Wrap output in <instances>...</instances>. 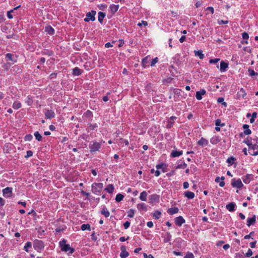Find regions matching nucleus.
<instances>
[{
	"label": "nucleus",
	"instance_id": "nucleus-32",
	"mask_svg": "<svg viewBox=\"0 0 258 258\" xmlns=\"http://www.w3.org/2000/svg\"><path fill=\"white\" fill-rule=\"evenodd\" d=\"M101 214L106 218L110 216V213L106 208H103L102 210L101 211Z\"/></svg>",
	"mask_w": 258,
	"mask_h": 258
},
{
	"label": "nucleus",
	"instance_id": "nucleus-62",
	"mask_svg": "<svg viewBox=\"0 0 258 258\" xmlns=\"http://www.w3.org/2000/svg\"><path fill=\"white\" fill-rule=\"evenodd\" d=\"M158 60L157 57H155L154 59H153L151 63V66L152 67L154 66L158 62Z\"/></svg>",
	"mask_w": 258,
	"mask_h": 258
},
{
	"label": "nucleus",
	"instance_id": "nucleus-45",
	"mask_svg": "<svg viewBox=\"0 0 258 258\" xmlns=\"http://www.w3.org/2000/svg\"><path fill=\"white\" fill-rule=\"evenodd\" d=\"M256 116L257 113L255 112L252 113L251 118L250 119V122L251 123H253L254 121V119L256 117Z\"/></svg>",
	"mask_w": 258,
	"mask_h": 258
},
{
	"label": "nucleus",
	"instance_id": "nucleus-41",
	"mask_svg": "<svg viewBox=\"0 0 258 258\" xmlns=\"http://www.w3.org/2000/svg\"><path fill=\"white\" fill-rule=\"evenodd\" d=\"M161 215V213L159 211H156L153 214V217L156 219H158Z\"/></svg>",
	"mask_w": 258,
	"mask_h": 258
},
{
	"label": "nucleus",
	"instance_id": "nucleus-53",
	"mask_svg": "<svg viewBox=\"0 0 258 258\" xmlns=\"http://www.w3.org/2000/svg\"><path fill=\"white\" fill-rule=\"evenodd\" d=\"M184 258H194V255L192 253L190 252H187Z\"/></svg>",
	"mask_w": 258,
	"mask_h": 258
},
{
	"label": "nucleus",
	"instance_id": "nucleus-46",
	"mask_svg": "<svg viewBox=\"0 0 258 258\" xmlns=\"http://www.w3.org/2000/svg\"><path fill=\"white\" fill-rule=\"evenodd\" d=\"M150 200L152 201H158L159 200V197L156 195H153L151 196Z\"/></svg>",
	"mask_w": 258,
	"mask_h": 258
},
{
	"label": "nucleus",
	"instance_id": "nucleus-16",
	"mask_svg": "<svg viewBox=\"0 0 258 258\" xmlns=\"http://www.w3.org/2000/svg\"><path fill=\"white\" fill-rule=\"evenodd\" d=\"M183 153L182 151H176V150H173L172 152L171 153V156L172 157L175 158L181 155Z\"/></svg>",
	"mask_w": 258,
	"mask_h": 258
},
{
	"label": "nucleus",
	"instance_id": "nucleus-37",
	"mask_svg": "<svg viewBox=\"0 0 258 258\" xmlns=\"http://www.w3.org/2000/svg\"><path fill=\"white\" fill-rule=\"evenodd\" d=\"M6 57L10 61L16 62V60H14L13 57V54L11 53H7L6 55Z\"/></svg>",
	"mask_w": 258,
	"mask_h": 258
},
{
	"label": "nucleus",
	"instance_id": "nucleus-17",
	"mask_svg": "<svg viewBox=\"0 0 258 258\" xmlns=\"http://www.w3.org/2000/svg\"><path fill=\"white\" fill-rule=\"evenodd\" d=\"M235 204L234 203H230L226 205L227 209L230 212H233L235 210Z\"/></svg>",
	"mask_w": 258,
	"mask_h": 258
},
{
	"label": "nucleus",
	"instance_id": "nucleus-52",
	"mask_svg": "<svg viewBox=\"0 0 258 258\" xmlns=\"http://www.w3.org/2000/svg\"><path fill=\"white\" fill-rule=\"evenodd\" d=\"M173 122L171 121L169 119L167 121V124L166 125V127L167 128H170L173 126Z\"/></svg>",
	"mask_w": 258,
	"mask_h": 258
},
{
	"label": "nucleus",
	"instance_id": "nucleus-56",
	"mask_svg": "<svg viewBox=\"0 0 258 258\" xmlns=\"http://www.w3.org/2000/svg\"><path fill=\"white\" fill-rule=\"evenodd\" d=\"M13 12H14V10H12L7 12V16L9 19H11L13 18V15L11 14V13H13Z\"/></svg>",
	"mask_w": 258,
	"mask_h": 258
},
{
	"label": "nucleus",
	"instance_id": "nucleus-48",
	"mask_svg": "<svg viewBox=\"0 0 258 258\" xmlns=\"http://www.w3.org/2000/svg\"><path fill=\"white\" fill-rule=\"evenodd\" d=\"M147 57L144 58L142 61V64L144 67H146L148 64Z\"/></svg>",
	"mask_w": 258,
	"mask_h": 258
},
{
	"label": "nucleus",
	"instance_id": "nucleus-29",
	"mask_svg": "<svg viewBox=\"0 0 258 258\" xmlns=\"http://www.w3.org/2000/svg\"><path fill=\"white\" fill-rule=\"evenodd\" d=\"M22 106L21 103L19 101H15L13 104V108L15 109H18Z\"/></svg>",
	"mask_w": 258,
	"mask_h": 258
},
{
	"label": "nucleus",
	"instance_id": "nucleus-28",
	"mask_svg": "<svg viewBox=\"0 0 258 258\" xmlns=\"http://www.w3.org/2000/svg\"><path fill=\"white\" fill-rule=\"evenodd\" d=\"M105 17V14L103 12H100L98 13V21L100 23H102V22L103 21V20Z\"/></svg>",
	"mask_w": 258,
	"mask_h": 258
},
{
	"label": "nucleus",
	"instance_id": "nucleus-50",
	"mask_svg": "<svg viewBox=\"0 0 258 258\" xmlns=\"http://www.w3.org/2000/svg\"><path fill=\"white\" fill-rule=\"evenodd\" d=\"M218 137H213L211 140V143L213 144H216L219 142Z\"/></svg>",
	"mask_w": 258,
	"mask_h": 258
},
{
	"label": "nucleus",
	"instance_id": "nucleus-55",
	"mask_svg": "<svg viewBox=\"0 0 258 258\" xmlns=\"http://www.w3.org/2000/svg\"><path fill=\"white\" fill-rule=\"evenodd\" d=\"M219 60H220V58H215V59H211L210 60V61H209V62L210 63H216Z\"/></svg>",
	"mask_w": 258,
	"mask_h": 258
},
{
	"label": "nucleus",
	"instance_id": "nucleus-64",
	"mask_svg": "<svg viewBox=\"0 0 258 258\" xmlns=\"http://www.w3.org/2000/svg\"><path fill=\"white\" fill-rule=\"evenodd\" d=\"M130 226V222L129 221H126L124 224H123V226H124V228L126 229H127Z\"/></svg>",
	"mask_w": 258,
	"mask_h": 258
},
{
	"label": "nucleus",
	"instance_id": "nucleus-49",
	"mask_svg": "<svg viewBox=\"0 0 258 258\" xmlns=\"http://www.w3.org/2000/svg\"><path fill=\"white\" fill-rule=\"evenodd\" d=\"M248 72L249 73V75L250 76H254L255 75H258V74L255 73L253 70L249 69L248 70Z\"/></svg>",
	"mask_w": 258,
	"mask_h": 258
},
{
	"label": "nucleus",
	"instance_id": "nucleus-47",
	"mask_svg": "<svg viewBox=\"0 0 258 258\" xmlns=\"http://www.w3.org/2000/svg\"><path fill=\"white\" fill-rule=\"evenodd\" d=\"M33 136L31 134H28L25 136L24 140L25 141H30L32 140Z\"/></svg>",
	"mask_w": 258,
	"mask_h": 258
},
{
	"label": "nucleus",
	"instance_id": "nucleus-60",
	"mask_svg": "<svg viewBox=\"0 0 258 258\" xmlns=\"http://www.w3.org/2000/svg\"><path fill=\"white\" fill-rule=\"evenodd\" d=\"M218 23L219 25L227 24L228 23V21H227V20L224 21V20H218Z\"/></svg>",
	"mask_w": 258,
	"mask_h": 258
},
{
	"label": "nucleus",
	"instance_id": "nucleus-4",
	"mask_svg": "<svg viewBox=\"0 0 258 258\" xmlns=\"http://www.w3.org/2000/svg\"><path fill=\"white\" fill-rule=\"evenodd\" d=\"M95 15L96 12L94 11H92L91 12L87 13L86 14V17L84 19V21L87 22L90 21H94L95 20Z\"/></svg>",
	"mask_w": 258,
	"mask_h": 258
},
{
	"label": "nucleus",
	"instance_id": "nucleus-27",
	"mask_svg": "<svg viewBox=\"0 0 258 258\" xmlns=\"http://www.w3.org/2000/svg\"><path fill=\"white\" fill-rule=\"evenodd\" d=\"M243 142L248 146L249 148H250L251 146H252V143L251 138H247L244 140Z\"/></svg>",
	"mask_w": 258,
	"mask_h": 258
},
{
	"label": "nucleus",
	"instance_id": "nucleus-20",
	"mask_svg": "<svg viewBox=\"0 0 258 258\" xmlns=\"http://www.w3.org/2000/svg\"><path fill=\"white\" fill-rule=\"evenodd\" d=\"M178 211H179V210H178V208L173 207V208H169L167 210V213L170 215H173V214H175L178 213Z\"/></svg>",
	"mask_w": 258,
	"mask_h": 258
},
{
	"label": "nucleus",
	"instance_id": "nucleus-1",
	"mask_svg": "<svg viewBox=\"0 0 258 258\" xmlns=\"http://www.w3.org/2000/svg\"><path fill=\"white\" fill-rule=\"evenodd\" d=\"M67 240L63 239L59 242V245L60 247L61 250L64 252H68L69 254H72L74 251L75 249L70 246V244H66Z\"/></svg>",
	"mask_w": 258,
	"mask_h": 258
},
{
	"label": "nucleus",
	"instance_id": "nucleus-26",
	"mask_svg": "<svg viewBox=\"0 0 258 258\" xmlns=\"http://www.w3.org/2000/svg\"><path fill=\"white\" fill-rule=\"evenodd\" d=\"M45 31L50 35H52L54 33V29L50 26H48L45 27Z\"/></svg>",
	"mask_w": 258,
	"mask_h": 258
},
{
	"label": "nucleus",
	"instance_id": "nucleus-21",
	"mask_svg": "<svg viewBox=\"0 0 258 258\" xmlns=\"http://www.w3.org/2000/svg\"><path fill=\"white\" fill-rule=\"evenodd\" d=\"M164 237V242L167 243L170 241L171 238V235L169 232H167L163 236Z\"/></svg>",
	"mask_w": 258,
	"mask_h": 258
},
{
	"label": "nucleus",
	"instance_id": "nucleus-24",
	"mask_svg": "<svg viewBox=\"0 0 258 258\" xmlns=\"http://www.w3.org/2000/svg\"><path fill=\"white\" fill-rule=\"evenodd\" d=\"M109 8L110 9L111 12L112 13H115V12H116L118 11V8H119V5H115L112 4L110 6Z\"/></svg>",
	"mask_w": 258,
	"mask_h": 258
},
{
	"label": "nucleus",
	"instance_id": "nucleus-2",
	"mask_svg": "<svg viewBox=\"0 0 258 258\" xmlns=\"http://www.w3.org/2000/svg\"><path fill=\"white\" fill-rule=\"evenodd\" d=\"M103 188L102 183H93L92 184V191L96 195H99Z\"/></svg>",
	"mask_w": 258,
	"mask_h": 258
},
{
	"label": "nucleus",
	"instance_id": "nucleus-59",
	"mask_svg": "<svg viewBox=\"0 0 258 258\" xmlns=\"http://www.w3.org/2000/svg\"><path fill=\"white\" fill-rule=\"evenodd\" d=\"M252 255V251L250 249H248L247 252L245 253L246 257H250Z\"/></svg>",
	"mask_w": 258,
	"mask_h": 258
},
{
	"label": "nucleus",
	"instance_id": "nucleus-54",
	"mask_svg": "<svg viewBox=\"0 0 258 258\" xmlns=\"http://www.w3.org/2000/svg\"><path fill=\"white\" fill-rule=\"evenodd\" d=\"M242 37L244 40H247L249 38V36L247 33L243 32L242 33Z\"/></svg>",
	"mask_w": 258,
	"mask_h": 258
},
{
	"label": "nucleus",
	"instance_id": "nucleus-18",
	"mask_svg": "<svg viewBox=\"0 0 258 258\" xmlns=\"http://www.w3.org/2000/svg\"><path fill=\"white\" fill-rule=\"evenodd\" d=\"M184 195L188 199H192L195 197V194L193 192L190 191H186L184 193Z\"/></svg>",
	"mask_w": 258,
	"mask_h": 258
},
{
	"label": "nucleus",
	"instance_id": "nucleus-33",
	"mask_svg": "<svg viewBox=\"0 0 258 258\" xmlns=\"http://www.w3.org/2000/svg\"><path fill=\"white\" fill-rule=\"evenodd\" d=\"M34 135L37 141H41L42 140V136L38 132H35L34 134Z\"/></svg>",
	"mask_w": 258,
	"mask_h": 258
},
{
	"label": "nucleus",
	"instance_id": "nucleus-11",
	"mask_svg": "<svg viewBox=\"0 0 258 258\" xmlns=\"http://www.w3.org/2000/svg\"><path fill=\"white\" fill-rule=\"evenodd\" d=\"M255 218L256 216L255 215H253L251 218H248L247 219V225L249 227L253 225L256 221Z\"/></svg>",
	"mask_w": 258,
	"mask_h": 258
},
{
	"label": "nucleus",
	"instance_id": "nucleus-7",
	"mask_svg": "<svg viewBox=\"0 0 258 258\" xmlns=\"http://www.w3.org/2000/svg\"><path fill=\"white\" fill-rule=\"evenodd\" d=\"M13 188L10 187H7L3 189V196L5 198H10L12 196Z\"/></svg>",
	"mask_w": 258,
	"mask_h": 258
},
{
	"label": "nucleus",
	"instance_id": "nucleus-22",
	"mask_svg": "<svg viewBox=\"0 0 258 258\" xmlns=\"http://www.w3.org/2000/svg\"><path fill=\"white\" fill-rule=\"evenodd\" d=\"M140 199L142 201H146L147 200V193L146 191H143L140 194Z\"/></svg>",
	"mask_w": 258,
	"mask_h": 258
},
{
	"label": "nucleus",
	"instance_id": "nucleus-30",
	"mask_svg": "<svg viewBox=\"0 0 258 258\" xmlns=\"http://www.w3.org/2000/svg\"><path fill=\"white\" fill-rule=\"evenodd\" d=\"M237 94L239 96V97L244 98L246 96V93L245 90L242 88H241L240 91L238 92Z\"/></svg>",
	"mask_w": 258,
	"mask_h": 258
},
{
	"label": "nucleus",
	"instance_id": "nucleus-3",
	"mask_svg": "<svg viewBox=\"0 0 258 258\" xmlns=\"http://www.w3.org/2000/svg\"><path fill=\"white\" fill-rule=\"evenodd\" d=\"M33 247L37 251H40L44 248V244L42 241L36 239L34 241Z\"/></svg>",
	"mask_w": 258,
	"mask_h": 258
},
{
	"label": "nucleus",
	"instance_id": "nucleus-5",
	"mask_svg": "<svg viewBox=\"0 0 258 258\" xmlns=\"http://www.w3.org/2000/svg\"><path fill=\"white\" fill-rule=\"evenodd\" d=\"M101 144L99 143L96 142H93V143H90L89 145V148L91 152L99 150Z\"/></svg>",
	"mask_w": 258,
	"mask_h": 258
},
{
	"label": "nucleus",
	"instance_id": "nucleus-34",
	"mask_svg": "<svg viewBox=\"0 0 258 258\" xmlns=\"http://www.w3.org/2000/svg\"><path fill=\"white\" fill-rule=\"evenodd\" d=\"M124 196L121 194H118L115 197V200L117 202H119L123 200Z\"/></svg>",
	"mask_w": 258,
	"mask_h": 258
},
{
	"label": "nucleus",
	"instance_id": "nucleus-63",
	"mask_svg": "<svg viewBox=\"0 0 258 258\" xmlns=\"http://www.w3.org/2000/svg\"><path fill=\"white\" fill-rule=\"evenodd\" d=\"M138 25L140 27H141L142 25H144L146 26L148 25V22L147 21H142V22L139 23L138 24Z\"/></svg>",
	"mask_w": 258,
	"mask_h": 258
},
{
	"label": "nucleus",
	"instance_id": "nucleus-31",
	"mask_svg": "<svg viewBox=\"0 0 258 258\" xmlns=\"http://www.w3.org/2000/svg\"><path fill=\"white\" fill-rule=\"evenodd\" d=\"M105 190L108 193H112L114 190V187L112 184H109L107 187L105 188Z\"/></svg>",
	"mask_w": 258,
	"mask_h": 258
},
{
	"label": "nucleus",
	"instance_id": "nucleus-38",
	"mask_svg": "<svg viewBox=\"0 0 258 258\" xmlns=\"http://www.w3.org/2000/svg\"><path fill=\"white\" fill-rule=\"evenodd\" d=\"M97 125L96 123L94 124H90L89 126L87 128V130L88 132H90L91 130H94L95 128L97 127Z\"/></svg>",
	"mask_w": 258,
	"mask_h": 258
},
{
	"label": "nucleus",
	"instance_id": "nucleus-19",
	"mask_svg": "<svg viewBox=\"0 0 258 258\" xmlns=\"http://www.w3.org/2000/svg\"><path fill=\"white\" fill-rule=\"evenodd\" d=\"M199 146H206L208 144V141L204 138H202L198 142Z\"/></svg>",
	"mask_w": 258,
	"mask_h": 258
},
{
	"label": "nucleus",
	"instance_id": "nucleus-35",
	"mask_svg": "<svg viewBox=\"0 0 258 258\" xmlns=\"http://www.w3.org/2000/svg\"><path fill=\"white\" fill-rule=\"evenodd\" d=\"M91 227L90 225L88 224H82L81 225V230L83 231L86 230H90Z\"/></svg>",
	"mask_w": 258,
	"mask_h": 258
},
{
	"label": "nucleus",
	"instance_id": "nucleus-13",
	"mask_svg": "<svg viewBox=\"0 0 258 258\" xmlns=\"http://www.w3.org/2000/svg\"><path fill=\"white\" fill-rule=\"evenodd\" d=\"M83 72V71L80 69H79L78 67H75L73 70V75L74 76H78L82 74Z\"/></svg>",
	"mask_w": 258,
	"mask_h": 258
},
{
	"label": "nucleus",
	"instance_id": "nucleus-44",
	"mask_svg": "<svg viewBox=\"0 0 258 258\" xmlns=\"http://www.w3.org/2000/svg\"><path fill=\"white\" fill-rule=\"evenodd\" d=\"M187 167V164L185 163H183L182 164H180L178 165L176 168V169H184Z\"/></svg>",
	"mask_w": 258,
	"mask_h": 258
},
{
	"label": "nucleus",
	"instance_id": "nucleus-51",
	"mask_svg": "<svg viewBox=\"0 0 258 258\" xmlns=\"http://www.w3.org/2000/svg\"><path fill=\"white\" fill-rule=\"evenodd\" d=\"M215 125L218 126H223L224 125V124L221 123V120L220 119H217V120H216Z\"/></svg>",
	"mask_w": 258,
	"mask_h": 258
},
{
	"label": "nucleus",
	"instance_id": "nucleus-9",
	"mask_svg": "<svg viewBox=\"0 0 258 258\" xmlns=\"http://www.w3.org/2000/svg\"><path fill=\"white\" fill-rule=\"evenodd\" d=\"M185 222V220L182 216L176 217L175 219V224L178 226H181Z\"/></svg>",
	"mask_w": 258,
	"mask_h": 258
},
{
	"label": "nucleus",
	"instance_id": "nucleus-14",
	"mask_svg": "<svg viewBox=\"0 0 258 258\" xmlns=\"http://www.w3.org/2000/svg\"><path fill=\"white\" fill-rule=\"evenodd\" d=\"M252 174H247L245 176L242 177V180L245 184H248L251 181Z\"/></svg>",
	"mask_w": 258,
	"mask_h": 258
},
{
	"label": "nucleus",
	"instance_id": "nucleus-10",
	"mask_svg": "<svg viewBox=\"0 0 258 258\" xmlns=\"http://www.w3.org/2000/svg\"><path fill=\"white\" fill-rule=\"evenodd\" d=\"M206 94V91L204 89H201L197 91L196 94V97L197 100H201L202 99V95Z\"/></svg>",
	"mask_w": 258,
	"mask_h": 258
},
{
	"label": "nucleus",
	"instance_id": "nucleus-12",
	"mask_svg": "<svg viewBox=\"0 0 258 258\" xmlns=\"http://www.w3.org/2000/svg\"><path fill=\"white\" fill-rule=\"evenodd\" d=\"M121 252L120 254V256L121 258H126L127 257L129 253L128 252L125 250V248L124 246H121Z\"/></svg>",
	"mask_w": 258,
	"mask_h": 258
},
{
	"label": "nucleus",
	"instance_id": "nucleus-40",
	"mask_svg": "<svg viewBox=\"0 0 258 258\" xmlns=\"http://www.w3.org/2000/svg\"><path fill=\"white\" fill-rule=\"evenodd\" d=\"M156 168L157 169H163V172H165V171L164 170V168L166 167V165L165 164H164V163L157 164L156 166Z\"/></svg>",
	"mask_w": 258,
	"mask_h": 258
},
{
	"label": "nucleus",
	"instance_id": "nucleus-6",
	"mask_svg": "<svg viewBox=\"0 0 258 258\" xmlns=\"http://www.w3.org/2000/svg\"><path fill=\"white\" fill-rule=\"evenodd\" d=\"M231 185L233 187H237L238 188H241L243 184L240 179H238L237 180H235V179L233 178L232 180Z\"/></svg>",
	"mask_w": 258,
	"mask_h": 258
},
{
	"label": "nucleus",
	"instance_id": "nucleus-39",
	"mask_svg": "<svg viewBox=\"0 0 258 258\" xmlns=\"http://www.w3.org/2000/svg\"><path fill=\"white\" fill-rule=\"evenodd\" d=\"M235 159L233 157H229L226 162L229 164V165H232L234 163V161Z\"/></svg>",
	"mask_w": 258,
	"mask_h": 258
},
{
	"label": "nucleus",
	"instance_id": "nucleus-8",
	"mask_svg": "<svg viewBox=\"0 0 258 258\" xmlns=\"http://www.w3.org/2000/svg\"><path fill=\"white\" fill-rule=\"evenodd\" d=\"M44 114L45 118L47 119H51L55 116V113L52 110H46Z\"/></svg>",
	"mask_w": 258,
	"mask_h": 258
},
{
	"label": "nucleus",
	"instance_id": "nucleus-43",
	"mask_svg": "<svg viewBox=\"0 0 258 258\" xmlns=\"http://www.w3.org/2000/svg\"><path fill=\"white\" fill-rule=\"evenodd\" d=\"M135 210L131 209L128 212L127 216L130 218H133L134 216Z\"/></svg>",
	"mask_w": 258,
	"mask_h": 258
},
{
	"label": "nucleus",
	"instance_id": "nucleus-25",
	"mask_svg": "<svg viewBox=\"0 0 258 258\" xmlns=\"http://www.w3.org/2000/svg\"><path fill=\"white\" fill-rule=\"evenodd\" d=\"M137 208L140 211H146L147 210L146 205L144 203H140L138 204L137 205Z\"/></svg>",
	"mask_w": 258,
	"mask_h": 258
},
{
	"label": "nucleus",
	"instance_id": "nucleus-57",
	"mask_svg": "<svg viewBox=\"0 0 258 258\" xmlns=\"http://www.w3.org/2000/svg\"><path fill=\"white\" fill-rule=\"evenodd\" d=\"M234 258H244L243 255V253H236L235 255Z\"/></svg>",
	"mask_w": 258,
	"mask_h": 258
},
{
	"label": "nucleus",
	"instance_id": "nucleus-58",
	"mask_svg": "<svg viewBox=\"0 0 258 258\" xmlns=\"http://www.w3.org/2000/svg\"><path fill=\"white\" fill-rule=\"evenodd\" d=\"M32 155H33V152L32 151L29 150V151H27V154L25 157V158H27L32 156Z\"/></svg>",
	"mask_w": 258,
	"mask_h": 258
},
{
	"label": "nucleus",
	"instance_id": "nucleus-23",
	"mask_svg": "<svg viewBox=\"0 0 258 258\" xmlns=\"http://www.w3.org/2000/svg\"><path fill=\"white\" fill-rule=\"evenodd\" d=\"M195 55L196 56L199 57L200 59H203L205 57L204 54L203 53V51L199 50H195L194 51Z\"/></svg>",
	"mask_w": 258,
	"mask_h": 258
},
{
	"label": "nucleus",
	"instance_id": "nucleus-36",
	"mask_svg": "<svg viewBox=\"0 0 258 258\" xmlns=\"http://www.w3.org/2000/svg\"><path fill=\"white\" fill-rule=\"evenodd\" d=\"M25 102L28 104V105L30 106L33 103V100L30 96H28L25 100Z\"/></svg>",
	"mask_w": 258,
	"mask_h": 258
},
{
	"label": "nucleus",
	"instance_id": "nucleus-15",
	"mask_svg": "<svg viewBox=\"0 0 258 258\" xmlns=\"http://www.w3.org/2000/svg\"><path fill=\"white\" fill-rule=\"evenodd\" d=\"M228 67V64L224 61H222L220 63V71L224 72Z\"/></svg>",
	"mask_w": 258,
	"mask_h": 258
},
{
	"label": "nucleus",
	"instance_id": "nucleus-42",
	"mask_svg": "<svg viewBox=\"0 0 258 258\" xmlns=\"http://www.w3.org/2000/svg\"><path fill=\"white\" fill-rule=\"evenodd\" d=\"M31 246H32L31 242H29V241H28L25 244V245L24 246V249L26 251L28 252V251H29L28 248H31Z\"/></svg>",
	"mask_w": 258,
	"mask_h": 258
},
{
	"label": "nucleus",
	"instance_id": "nucleus-61",
	"mask_svg": "<svg viewBox=\"0 0 258 258\" xmlns=\"http://www.w3.org/2000/svg\"><path fill=\"white\" fill-rule=\"evenodd\" d=\"M218 102L221 103L223 102V105H224L225 106H226V103L224 102V98L222 97H220L217 100Z\"/></svg>",
	"mask_w": 258,
	"mask_h": 258
}]
</instances>
